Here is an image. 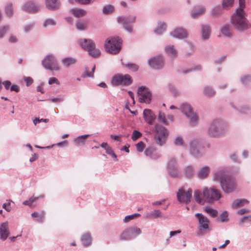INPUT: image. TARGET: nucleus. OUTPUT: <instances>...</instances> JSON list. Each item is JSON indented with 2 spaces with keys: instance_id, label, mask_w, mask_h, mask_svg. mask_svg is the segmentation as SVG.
<instances>
[{
  "instance_id": "f257e3e1",
  "label": "nucleus",
  "mask_w": 251,
  "mask_h": 251,
  "mask_svg": "<svg viewBox=\"0 0 251 251\" xmlns=\"http://www.w3.org/2000/svg\"><path fill=\"white\" fill-rule=\"evenodd\" d=\"M239 7L231 17V23L235 28L242 31L251 27V24L244 16L245 0H239Z\"/></svg>"
},
{
  "instance_id": "f03ea898",
  "label": "nucleus",
  "mask_w": 251,
  "mask_h": 251,
  "mask_svg": "<svg viewBox=\"0 0 251 251\" xmlns=\"http://www.w3.org/2000/svg\"><path fill=\"white\" fill-rule=\"evenodd\" d=\"M214 179L220 182L223 191L226 193L234 191L236 188V182L234 177L226 175V171L221 169L214 174Z\"/></svg>"
},
{
  "instance_id": "7ed1b4c3",
  "label": "nucleus",
  "mask_w": 251,
  "mask_h": 251,
  "mask_svg": "<svg viewBox=\"0 0 251 251\" xmlns=\"http://www.w3.org/2000/svg\"><path fill=\"white\" fill-rule=\"evenodd\" d=\"M227 128L228 125L226 122L220 119H215L210 125L207 133L211 137H219L224 134Z\"/></svg>"
},
{
  "instance_id": "20e7f679",
  "label": "nucleus",
  "mask_w": 251,
  "mask_h": 251,
  "mask_svg": "<svg viewBox=\"0 0 251 251\" xmlns=\"http://www.w3.org/2000/svg\"><path fill=\"white\" fill-rule=\"evenodd\" d=\"M204 148L202 140L201 139L194 138L189 142L190 154L195 158H199L204 155L205 153Z\"/></svg>"
},
{
  "instance_id": "39448f33",
  "label": "nucleus",
  "mask_w": 251,
  "mask_h": 251,
  "mask_svg": "<svg viewBox=\"0 0 251 251\" xmlns=\"http://www.w3.org/2000/svg\"><path fill=\"white\" fill-rule=\"evenodd\" d=\"M122 41L118 37L108 38L105 43L104 48L106 51L111 54L119 53L121 49Z\"/></svg>"
},
{
  "instance_id": "423d86ee",
  "label": "nucleus",
  "mask_w": 251,
  "mask_h": 251,
  "mask_svg": "<svg viewBox=\"0 0 251 251\" xmlns=\"http://www.w3.org/2000/svg\"><path fill=\"white\" fill-rule=\"evenodd\" d=\"M203 197L208 202L218 201L221 197V194L219 190L215 187L203 188Z\"/></svg>"
},
{
  "instance_id": "0eeeda50",
  "label": "nucleus",
  "mask_w": 251,
  "mask_h": 251,
  "mask_svg": "<svg viewBox=\"0 0 251 251\" xmlns=\"http://www.w3.org/2000/svg\"><path fill=\"white\" fill-rule=\"evenodd\" d=\"M111 83L114 86H127L131 85L132 83V79L130 75L128 74L122 75L117 74L114 75L111 79Z\"/></svg>"
},
{
  "instance_id": "6e6552de",
  "label": "nucleus",
  "mask_w": 251,
  "mask_h": 251,
  "mask_svg": "<svg viewBox=\"0 0 251 251\" xmlns=\"http://www.w3.org/2000/svg\"><path fill=\"white\" fill-rule=\"evenodd\" d=\"M136 19L135 16H122L118 17L117 21L127 32L131 33L132 31V24L135 22Z\"/></svg>"
},
{
  "instance_id": "1a4fd4ad",
  "label": "nucleus",
  "mask_w": 251,
  "mask_h": 251,
  "mask_svg": "<svg viewBox=\"0 0 251 251\" xmlns=\"http://www.w3.org/2000/svg\"><path fill=\"white\" fill-rule=\"evenodd\" d=\"M42 65L46 69L50 71L59 70L57 59L53 54L46 55L42 61Z\"/></svg>"
},
{
  "instance_id": "9d476101",
  "label": "nucleus",
  "mask_w": 251,
  "mask_h": 251,
  "mask_svg": "<svg viewBox=\"0 0 251 251\" xmlns=\"http://www.w3.org/2000/svg\"><path fill=\"white\" fill-rule=\"evenodd\" d=\"M180 108L183 114L189 119L191 125L195 126L198 123V117L193 111L191 106L188 103H183Z\"/></svg>"
},
{
  "instance_id": "9b49d317",
  "label": "nucleus",
  "mask_w": 251,
  "mask_h": 251,
  "mask_svg": "<svg viewBox=\"0 0 251 251\" xmlns=\"http://www.w3.org/2000/svg\"><path fill=\"white\" fill-rule=\"evenodd\" d=\"M155 131L156 143L160 146L163 145L165 144L168 135L167 129L159 124H156L155 126Z\"/></svg>"
},
{
  "instance_id": "f8f14e48",
  "label": "nucleus",
  "mask_w": 251,
  "mask_h": 251,
  "mask_svg": "<svg viewBox=\"0 0 251 251\" xmlns=\"http://www.w3.org/2000/svg\"><path fill=\"white\" fill-rule=\"evenodd\" d=\"M192 190L191 188L185 192L183 187L179 188L176 193V198L180 203L187 204L191 201L192 199Z\"/></svg>"
},
{
  "instance_id": "ddd939ff",
  "label": "nucleus",
  "mask_w": 251,
  "mask_h": 251,
  "mask_svg": "<svg viewBox=\"0 0 251 251\" xmlns=\"http://www.w3.org/2000/svg\"><path fill=\"white\" fill-rule=\"evenodd\" d=\"M195 216L198 218L199 224V231L197 235L198 236H202L203 235V231H207L209 229V220L201 213H196Z\"/></svg>"
},
{
  "instance_id": "4468645a",
  "label": "nucleus",
  "mask_w": 251,
  "mask_h": 251,
  "mask_svg": "<svg viewBox=\"0 0 251 251\" xmlns=\"http://www.w3.org/2000/svg\"><path fill=\"white\" fill-rule=\"evenodd\" d=\"M141 233V229L138 227H129L124 230L120 235L121 241L129 240Z\"/></svg>"
},
{
  "instance_id": "2eb2a0df",
  "label": "nucleus",
  "mask_w": 251,
  "mask_h": 251,
  "mask_svg": "<svg viewBox=\"0 0 251 251\" xmlns=\"http://www.w3.org/2000/svg\"><path fill=\"white\" fill-rule=\"evenodd\" d=\"M137 94L140 97L138 100L141 103H150L151 100V94L149 88L145 86L139 87Z\"/></svg>"
},
{
  "instance_id": "dca6fc26",
  "label": "nucleus",
  "mask_w": 251,
  "mask_h": 251,
  "mask_svg": "<svg viewBox=\"0 0 251 251\" xmlns=\"http://www.w3.org/2000/svg\"><path fill=\"white\" fill-rule=\"evenodd\" d=\"M167 169L171 176L177 177L179 176V170L177 166V161L175 157H172L169 159Z\"/></svg>"
},
{
  "instance_id": "f3484780",
  "label": "nucleus",
  "mask_w": 251,
  "mask_h": 251,
  "mask_svg": "<svg viewBox=\"0 0 251 251\" xmlns=\"http://www.w3.org/2000/svg\"><path fill=\"white\" fill-rule=\"evenodd\" d=\"M149 66L154 69H160L164 66V60L162 55L153 57L148 60Z\"/></svg>"
},
{
  "instance_id": "a211bd4d",
  "label": "nucleus",
  "mask_w": 251,
  "mask_h": 251,
  "mask_svg": "<svg viewBox=\"0 0 251 251\" xmlns=\"http://www.w3.org/2000/svg\"><path fill=\"white\" fill-rule=\"evenodd\" d=\"M144 153L146 156L152 160H156L161 157L160 153L153 146H150L146 148Z\"/></svg>"
},
{
  "instance_id": "6ab92c4d",
  "label": "nucleus",
  "mask_w": 251,
  "mask_h": 251,
  "mask_svg": "<svg viewBox=\"0 0 251 251\" xmlns=\"http://www.w3.org/2000/svg\"><path fill=\"white\" fill-rule=\"evenodd\" d=\"M10 235L9 226L8 222H3L0 225V239L5 241Z\"/></svg>"
},
{
  "instance_id": "aec40b11",
  "label": "nucleus",
  "mask_w": 251,
  "mask_h": 251,
  "mask_svg": "<svg viewBox=\"0 0 251 251\" xmlns=\"http://www.w3.org/2000/svg\"><path fill=\"white\" fill-rule=\"evenodd\" d=\"M170 35L174 38L183 39L187 37V31L182 27H178L175 29L170 33Z\"/></svg>"
},
{
  "instance_id": "412c9836",
  "label": "nucleus",
  "mask_w": 251,
  "mask_h": 251,
  "mask_svg": "<svg viewBox=\"0 0 251 251\" xmlns=\"http://www.w3.org/2000/svg\"><path fill=\"white\" fill-rule=\"evenodd\" d=\"M79 45L84 50L89 51L91 48L95 47V43L91 39H81L78 41Z\"/></svg>"
},
{
  "instance_id": "4be33fe9",
  "label": "nucleus",
  "mask_w": 251,
  "mask_h": 251,
  "mask_svg": "<svg viewBox=\"0 0 251 251\" xmlns=\"http://www.w3.org/2000/svg\"><path fill=\"white\" fill-rule=\"evenodd\" d=\"M143 116L145 121L149 125H152L156 117L152 111L149 109H146L144 110Z\"/></svg>"
},
{
  "instance_id": "5701e85b",
  "label": "nucleus",
  "mask_w": 251,
  "mask_h": 251,
  "mask_svg": "<svg viewBox=\"0 0 251 251\" xmlns=\"http://www.w3.org/2000/svg\"><path fill=\"white\" fill-rule=\"evenodd\" d=\"M39 6L33 1H28L23 6L22 9L28 12H35L38 10Z\"/></svg>"
},
{
  "instance_id": "b1692460",
  "label": "nucleus",
  "mask_w": 251,
  "mask_h": 251,
  "mask_svg": "<svg viewBox=\"0 0 251 251\" xmlns=\"http://www.w3.org/2000/svg\"><path fill=\"white\" fill-rule=\"evenodd\" d=\"M46 7L51 10H56L59 9L60 3L57 0H45Z\"/></svg>"
},
{
  "instance_id": "393cba45",
  "label": "nucleus",
  "mask_w": 251,
  "mask_h": 251,
  "mask_svg": "<svg viewBox=\"0 0 251 251\" xmlns=\"http://www.w3.org/2000/svg\"><path fill=\"white\" fill-rule=\"evenodd\" d=\"M201 33L203 40H206L209 38L210 34V29L209 25H201Z\"/></svg>"
},
{
  "instance_id": "a878e982",
  "label": "nucleus",
  "mask_w": 251,
  "mask_h": 251,
  "mask_svg": "<svg viewBox=\"0 0 251 251\" xmlns=\"http://www.w3.org/2000/svg\"><path fill=\"white\" fill-rule=\"evenodd\" d=\"M210 173V168L208 166H205L200 169L197 173L199 178L203 179L206 178Z\"/></svg>"
},
{
  "instance_id": "bb28decb",
  "label": "nucleus",
  "mask_w": 251,
  "mask_h": 251,
  "mask_svg": "<svg viewBox=\"0 0 251 251\" xmlns=\"http://www.w3.org/2000/svg\"><path fill=\"white\" fill-rule=\"evenodd\" d=\"M205 10V8L202 6H198L192 11L191 17L193 18H197L199 15L202 14Z\"/></svg>"
},
{
  "instance_id": "cd10ccee",
  "label": "nucleus",
  "mask_w": 251,
  "mask_h": 251,
  "mask_svg": "<svg viewBox=\"0 0 251 251\" xmlns=\"http://www.w3.org/2000/svg\"><path fill=\"white\" fill-rule=\"evenodd\" d=\"M249 203V201L246 199H238L235 200L231 204V207L236 209L243 206Z\"/></svg>"
},
{
  "instance_id": "c85d7f7f",
  "label": "nucleus",
  "mask_w": 251,
  "mask_h": 251,
  "mask_svg": "<svg viewBox=\"0 0 251 251\" xmlns=\"http://www.w3.org/2000/svg\"><path fill=\"white\" fill-rule=\"evenodd\" d=\"M76 62V59L72 57H67L61 60V63L65 67H69L74 65Z\"/></svg>"
},
{
  "instance_id": "c756f323",
  "label": "nucleus",
  "mask_w": 251,
  "mask_h": 251,
  "mask_svg": "<svg viewBox=\"0 0 251 251\" xmlns=\"http://www.w3.org/2000/svg\"><path fill=\"white\" fill-rule=\"evenodd\" d=\"M81 241L84 246H89L92 243V239L90 235L87 233L84 234L81 238Z\"/></svg>"
},
{
  "instance_id": "7c9ffc66",
  "label": "nucleus",
  "mask_w": 251,
  "mask_h": 251,
  "mask_svg": "<svg viewBox=\"0 0 251 251\" xmlns=\"http://www.w3.org/2000/svg\"><path fill=\"white\" fill-rule=\"evenodd\" d=\"M223 9L222 6L220 5L214 6L211 9V15L214 17H219L222 14Z\"/></svg>"
},
{
  "instance_id": "2f4dec72",
  "label": "nucleus",
  "mask_w": 251,
  "mask_h": 251,
  "mask_svg": "<svg viewBox=\"0 0 251 251\" xmlns=\"http://www.w3.org/2000/svg\"><path fill=\"white\" fill-rule=\"evenodd\" d=\"M71 12L77 18L82 17L85 16L87 13L86 10L79 8H72L71 10Z\"/></svg>"
},
{
  "instance_id": "473e14b6",
  "label": "nucleus",
  "mask_w": 251,
  "mask_h": 251,
  "mask_svg": "<svg viewBox=\"0 0 251 251\" xmlns=\"http://www.w3.org/2000/svg\"><path fill=\"white\" fill-rule=\"evenodd\" d=\"M31 216L35 221L39 223H43L44 221L45 213L42 211L40 213L34 212L31 214Z\"/></svg>"
},
{
  "instance_id": "72a5a7b5",
  "label": "nucleus",
  "mask_w": 251,
  "mask_h": 251,
  "mask_svg": "<svg viewBox=\"0 0 251 251\" xmlns=\"http://www.w3.org/2000/svg\"><path fill=\"white\" fill-rule=\"evenodd\" d=\"M90 136V134H84L79 136L74 139V142L77 146L83 145L85 144L86 139Z\"/></svg>"
},
{
  "instance_id": "f704fd0d",
  "label": "nucleus",
  "mask_w": 251,
  "mask_h": 251,
  "mask_svg": "<svg viewBox=\"0 0 251 251\" xmlns=\"http://www.w3.org/2000/svg\"><path fill=\"white\" fill-rule=\"evenodd\" d=\"M96 66L94 65L91 69V71L89 72V69L88 67L85 68V71L82 74V77L83 78L85 77H94V74L95 71Z\"/></svg>"
},
{
  "instance_id": "c9c22d12",
  "label": "nucleus",
  "mask_w": 251,
  "mask_h": 251,
  "mask_svg": "<svg viewBox=\"0 0 251 251\" xmlns=\"http://www.w3.org/2000/svg\"><path fill=\"white\" fill-rule=\"evenodd\" d=\"M166 53L172 58H175L177 56V51L174 49L173 46H168L165 48Z\"/></svg>"
},
{
  "instance_id": "e433bc0d",
  "label": "nucleus",
  "mask_w": 251,
  "mask_h": 251,
  "mask_svg": "<svg viewBox=\"0 0 251 251\" xmlns=\"http://www.w3.org/2000/svg\"><path fill=\"white\" fill-rule=\"evenodd\" d=\"M122 65L124 67H126L128 68L129 70L134 72H137L139 69V67L137 64L132 62H128L125 64L124 62H122Z\"/></svg>"
},
{
  "instance_id": "4c0bfd02",
  "label": "nucleus",
  "mask_w": 251,
  "mask_h": 251,
  "mask_svg": "<svg viewBox=\"0 0 251 251\" xmlns=\"http://www.w3.org/2000/svg\"><path fill=\"white\" fill-rule=\"evenodd\" d=\"M221 32L226 37H230L232 36V33L229 28V25H224L222 27Z\"/></svg>"
},
{
  "instance_id": "58836bf2",
  "label": "nucleus",
  "mask_w": 251,
  "mask_h": 251,
  "mask_svg": "<svg viewBox=\"0 0 251 251\" xmlns=\"http://www.w3.org/2000/svg\"><path fill=\"white\" fill-rule=\"evenodd\" d=\"M194 171V167L192 165H188L184 169L185 176L188 178H190L193 176Z\"/></svg>"
},
{
  "instance_id": "ea45409f",
  "label": "nucleus",
  "mask_w": 251,
  "mask_h": 251,
  "mask_svg": "<svg viewBox=\"0 0 251 251\" xmlns=\"http://www.w3.org/2000/svg\"><path fill=\"white\" fill-rule=\"evenodd\" d=\"M166 25L163 22L159 23L158 25L154 29V32L158 35H160L166 30Z\"/></svg>"
},
{
  "instance_id": "a19ab883",
  "label": "nucleus",
  "mask_w": 251,
  "mask_h": 251,
  "mask_svg": "<svg viewBox=\"0 0 251 251\" xmlns=\"http://www.w3.org/2000/svg\"><path fill=\"white\" fill-rule=\"evenodd\" d=\"M201 192L199 190H196L194 191V197L195 201L199 204H203L204 200L201 198Z\"/></svg>"
},
{
  "instance_id": "79ce46f5",
  "label": "nucleus",
  "mask_w": 251,
  "mask_h": 251,
  "mask_svg": "<svg viewBox=\"0 0 251 251\" xmlns=\"http://www.w3.org/2000/svg\"><path fill=\"white\" fill-rule=\"evenodd\" d=\"M89 54L94 58H97L100 55V51L99 49L95 47L91 48L89 51H87Z\"/></svg>"
},
{
  "instance_id": "37998d69",
  "label": "nucleus",
  "mask_w": 251,
  "mask_h": 251,
  "mask_svg": "<svg viewBox=\"0 0 251 251\" xmlns=\"http://www.w3.org/2000/svg\"><path fill=\"white\" fill-rule=\"evenodd\" d=\"M217 221H220L222 223L227 222L228 221V213L227 211H223L217 219Z\"/></svg>"
},
{
  "instance_id": "c03bdc74",
  "label": "nucleus",
  "mask_w": 251,
  "mask_h": 251,
  "mask_svg": "<svg viewBox=\"0 0 251 251\" xmlns=\"http://www.w3.org/2000/svg\"><path fill=\"white\" fill-rule=\"evenodd\" d=\"M204 211L213 218H215L218 215V211L210 207H205Z\"/></svg>"
},
{
  "instance_id": "a18cd8bd",
  "label": "nucleus",
  "mask_w": 251,
  "mask_h": 251,
  "mask_svg": "<svg viewBox=\"0 0 251 251\" xmlns=\"http://www.w3.org/2000/svg\"><path fill=\"white\" fill-rule=\"evenodd\" d=\"M114 10V7L110 4L105 5L102 9V12L106 15L112 13Z\"/></svg>"
},
{
  "instance_id": "49530a36",
  "label": "nucleus",
  "mask_w": 251,
  "mask_h": 251,
  "mask_svg": "<svg viewBox=\"0 0 251 251\" xmlns=\"http://www.w3.org/2000/svg\"><path fill=\"white\" fill-rule=\"evenodd\" d=\"M234 0H222V6L223 9H226L232 6Z\"/></svg>"
},
{
  "instance_id": "de8ad7c7",
  "label": "nucleus",
  "mask_w": 251,
  "mask_h": 251,
  "mask_svg": "<svg viewBox=\"0 0 251 251\" xmlns=\"http://www.w3.org/2000/svg\"><path fill=\"white\" fill-rule=\"evenodd\" d=\"M203 93L208 97H212L215 95V92L212 87L206 86L204 88Z\"/></svg>"
},
{
  "instance_id": "09e8293b",
  "label": "nucleus",
  "mask_w": 251,
  "mask_h": 251,
  "mask_svg": "<svg viewBox=\"0 0 251 251\" xmlns=\"http://www.w3.org/2000/svg\"><path fill=\"white\" fill-rule=\"evenodd\" d=\"M240 81L243 85H247L251 81V75H244L241 77Z\"/></svg>"
},
{
  "instance_id": "8fccbe9b",
  "label": "nucleus",
  "mask_w": 251,
  "mask_h": 251,
  "mask_svg": "<svg viewBox=\"0 0 251 251\" xmlns=\"http://www.w3.org/2000/svg\"><path fill=\"white\" fill-rule=\"evenodd\" d=\"M251 222V215L242 217L239 221V225H242L244 223Z\"/></svg>"
},
{
  "instance_id": "3c124183",
  "label": "nucleus",
  "mask_w": 251,
  "mask_h": 251,
  "mask_svg": "<svg viewBox=\"0 0 251 251\" xmlns=\"http://www.w3.org/2000/svg\"><path fill=\"white\" fill-rule=\"evenodd\" d=\"M75 26L77 29L79 30H84L86 29V24L80 20H78L76 22Z\"/></svg>"
},
{
  "instance_id": "603ef678",
  "label": "nucleus",
  "mask_w": 251,
  "mask_h": 251,
  "mask_svg": "<svg viewBox=\"0 0 251 251\" xmlns=\"http://www.w3.org/2000/svg\"><path fill=\"white\" fill-rule=\"evenodd\" d=\"M5 11L8 16H12L13 15L12 4L11 3H8L7 4L5 7Z\"/></svg>"
},
{
  "instance_id": "864d4df0",
  "label": "nucleus",
  "mask_w": 251,
  "mask_h": 251,
  "mask_svg": "<svg viewBox=\"0 0 251 251\" xmlns=\"http://www.w3.org/2000/svg\"><path fill=\"white\" fill-rule=\"evenodd\" d=\"M39 197H30L28 200L25 201L23 204L25 205H28L31 206L33 202H34L36 200H38Z\"/></svg>"
},
{
  "instance_id": "5fc2aeb1",
  "label": "nucleus",
  "mask_w": 251,
  "mask_h": 251,
  "mask_svg": "<svg viewBox=\"0 0 251 251\" xmlns=\"http://www.w3.org/2000/svg\"><path fill=\"white\" fill-rule=\"evenodd\" d=\"M158 120L160 122H162L165 125H168V122L166 119L165 115L164 113L160 112L158 116Z\"/></svg>"
},
{
  "instance_id": "6e6d98bb",
  "label": "nucleus",
  "mask_w": 251,
  "mask_h": 251,
  "mask_svg": "<svg viewBox=\"0 0 251 251\" xmlns=\"http://www.w3.org/2000/svg\"><path fill=\"white\" fill-rule=\"evenodd\" d=\"M168 89L172 93L174 96H176L179 95L178 91L176 89V87L172 84H168Z\"/></svg>"
},
{
  "instance_id": "4d7b16f0",
  "label": "nucleus",
  "mask_w": 251,
  "mask_h": 251,
  "mask_svg": "<svg viewBox=\"0 0 251 251\" xmlns=\"http://www.w3.org/2000/svg\"><path fill=\"white\" fill-rule=\"evenodd\" d=\"M56 25L55 21L52 19H47L45 20L43 23V26L44 27L49 25Z\"/></svg>"
},
{
  "instance_id": "13d9d810",
  "label": "nucleus",
  "mask_w": 251,
  "mask_h": 251,
  "mask_svg": "<svg viewBox=\"0 0 251 251\" xmlns=\"http://www.w3.org/2000/svg\"><path fill=\"white\" fill-rule=\"evenodd\" d=\"M140 216V214L139 213H134L132 215H127L125 217V219H124V221L125 223L128 222L130 220L133 219L135 218L138 217Z\"/></svg>"
},
{
  "instance_id": "bf43d9fd",
  "label": "nucleus",
  "mask_w": 251,
  "mask_h": 251,
  "mask_svg": "<svg viewBox=\"0 0 251 251\" xmlns=\"http://www.w3.org/2000/svg\"><path fill=\"white\" fill-rule=\"evenodd\" d=\"M105 150L106 151V153L111 155L113 158H115V161L117 160V155L114 153V152L113 149L111 148V147H110L109 146H108V147H106V149Z\"/></svg>"
},
{
  "instance_id": "052dcab7",
  "label": "nucleus",
  "mask_w": 251,
  "mask_h": 251,
  "mask_svg": "<svg viewBox=\"0 0 251 251\" xmlns=\"http://www.w3.org/2000/svg\"><path fill=\"white\" fill-rule=\"evenodd\" d=\"M142 136V133L138 131V130H135L133 131L131 139L133 141H136L139 138H140Z\"/></svg>"
},
{
  "instance_id": "680f3d73",
  "label": "nucleus",
  "mask_w": 251,
  "mask_h": 251,
  "mask_svg": "<svg viewBox=\"0 0 251 251\" xmlns=\"http://www.w3.org/2000/svg\"><path fill=\"white\" fill-rule=\"evenodd\" d=\"M145 147V144L142 141H140L136 144V149L138 152H142Z\"/></svg>"
},
{
  "instance_id": "e2e57ef3",
  "label": "nucleus",
  "mask_w": 251,
  "mask_h": 251,
  "mask_svg": "<svg viewBox=\"0 0 251 251\" xmlns=\"http://www.w3.org/2000/svg\"><path fill=\"white\" fill-rule=\"evenodd\" d=\"M183 143V140L180 136H177L174 141V143L176 146H182Z\"/></svg>"
},
{
  "instance_id": "0e129e2a",
  "label": "nucleus",
  "mask_w": 251,
  "mask_h": 251,
  "mask_svg": "<svg viewBox=\"0 0 251 251\" xmlns=\"http://www.w3.org/2000/svg\"><path fill=\"white\" fill-rule=\"evenodd\" d=\"M8 29V25H5L0 28V38H1L4 36Z\"/></svg>"
},
{
  "instance_id": "69168bd1",
  "label": "nucleus",
  "mask_w": 251,
  "mask_h": 251,
  "mask_svg": "<svg viewBox=\"0 0 251 251\" xmlns=\"http://www.w3.org/2000/svg\"><path fill=\"white\" fill-rule=\"evenodd\" d=\"M150 216L154 218H158L161 217L162 215L159 210H154L150 213Z\"/></svg>"
},
{
  "instance_id": "338daca9",
  "label": "nucleus",
  "mask_w": 251,
  "mask_h": 251,
  "mask_svg": "<svg viewBox=\"0 0 251 251\" xmlns=\"http://www.w3.org/2000/svg\"><path fill=\"white\" fill-rule=\"evenodd\" d=\"M201 65H197V66H196L194 68H191L190 69L186 70H184L183 71V73L184 74H187V73H188L189 72H191L192 71H199V70H201Z\"/></svg>"
},
{
  "instance_id": "774afa93",
  "label": "nucleus",
  "mask_w": 251,
  "mask_h": 251,
  "mask_svg": "<svg viewBox=\"0 0 251 251\" xmlns=\"http://www.w3.org/2000/svg\"><path fill=\"white\" fill-rule=\"evenodd\" d=\"M7 203H4L2 204V208L5 209L7 212H10L11 210V207H10V202L12 201L11 200H8Z\"/></svg>"
}]
</instances>
